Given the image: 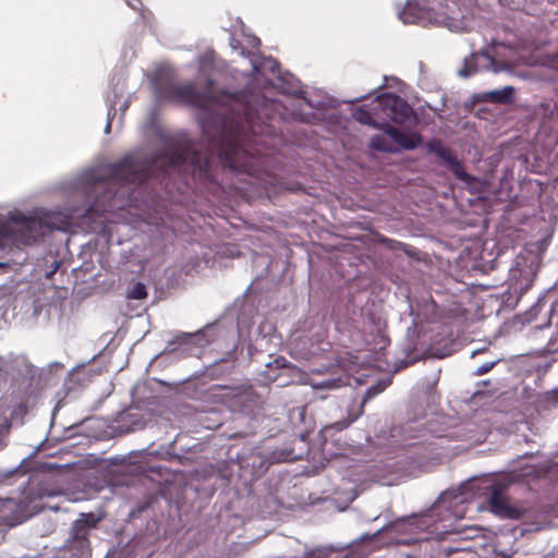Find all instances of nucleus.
Returning a JSON list of instances; mask_svg holds the SVG:
<instances>
[{"label": "nucleus", "mask_w": 558, "mask_h": 558, "mask_svg": "<svg viewBox=\"0 0 558 558\" xmlns=\"http://www.w3.org/2000/svg\"><path fill=\"white\" fill-rule=\"evenodd\" d=\"M464 0H410L400 12V19L405 24H422L445 26L451 31L460 29L463 25Z\"/></svg>", "instance_id": "2"}, {"label": "nucleus", "mask_w": 558, "mask_h": 558, "mask_svg": "<svg viewBox=\"0 0 558 558\" xmlns=\"http://www.w3.org/2000/svg\"><path fill=\"white\" fill-rule=\"evenodd\" d=\"M56 219L58 220L56 222V229H61L64 227V223L66 222L65 219L59 215L56 216Z\"/></svg>", "instance_id": "23"}, {"label": "nucleus", "mask_w": 558, "mask_h": 558, "mask_svg": "<svg viewBox=\"0 0 558 558\" xmlns=\"http://www.w3.org/2000/svg\"><path fill=\"white\" fill-rule=\"evenodd\" d=\"M262 116L269 118L266 107L254 110L250 105L243 107V112L231 116L209 113L202 121L207 142L205 151L183 143L171 145L166 153L145 162L124 157L111 166L109 180L93 181L88 192L96 193L97 197L86 211H106L111 207L107 202L112 198V181L142 184L150 178H165L175 171L189 173L202 185L219 187L222 186L219 172H222L250 185L259 195L269 194L271 187L279 185V179L275 172L274 153L268 147L267 137L272 134V126L260 121Z\"/></svg>", "instance_id": "1"}, {"label": "nucleus", "mask_w": 558, "mask_h": 558, "mask_svg": "<svg viewBox=\"0 0 558 558\" xmlns=\"http://www.w3.org/2000/svg\"><path fill=\"white\" fill-rule=\"evenodd\" d=\"M371 147L378 151L384 153H392L395 149L392 146L388 143L387 138L384 135H374L371 138Z\"/></svg>", "instance_id": "16"}, {"label": "nucleus", "mask_w": 558, "mask_h": 558, "mask_svg": "<svg viewBox=\"0 0 558 558\" xmlns=\"http://www.w3.org/2000/svg\"><path fill=\"white\" fill-rule=\"evenodd\" d=\"M508 489V485L504 483H495L490 487V497L488 499L489 510L502 518L519 520L524 513L525 509L522 507L510 505L505 497V493Z\"/></svg>", "instance_id": "8"}, {"label": "nucleus", "mask_w": 558, "mask_h": 558, "mask_svg": "<svg viewBox=\"0 0 558 558\" xmlns=\"http://www.w3.org/2000/svg\"><path fill=\"white\" fill-rule=\"evenodd\" d=\"M213 396L232 412H252L260 403L259 395L250 384L211 387Z\"/></svg>", "instance_id": "6"}, {"label": "nucleus", "mask_w": 558, "mask_h": 558, "mask_svg": "<svg viewBox=\"0 0 558 558\" xmlns=\"http://www.w3.org/2000/svg\"><path fill=\"white\" fill-rule=\"evenodd\" d=\"M98 522L99 519L94 513H82L74 521L71 535L59 551L58 558H89L92 555L89 533Z\"/></svg>", "instance_id": "4"}, {"label": "nucleus", "mask_w": 558, "mask_h": 558, "mask_svg": "<svg viewBox=\"0 0 558 558\" xmlns=\"http://www.w3.org/2000/svg\"><path fill=\"white\" fill-rule=\"evenodd\" d=\"M475 54H472L470 59H465L463 68L459 71L461 76L468 77L477 72V69L474 64Z\"/></svg>", "instance_id": "19"}, {"label": "nucleus", "mask_w": 558, "mask_h": 558, "mask_svg": "<svg viewBox=\"0 0 558 558\" xmlns=\"http://www.w3.org/2000/svg\"><path fill=\"white\" fill-rule=\"evenodd\" d=\"M426 147L429 153L435 154L438 158L442 159L448 169L452 172V174L465 183H471L474 181V177L469 174L462 161H460L450 149L446 148L440 140H430Z\"/></svg>", "instance_id": "9"}, {"label": "nucleus", "mask_w": 558, "mask_h": 558, "mask_svg": "<svg viewBox=\"0 0 558 558\" xmlns=\"http://www.w3.org/2000/svg\"><path fill=\"white\" fill-rule=\"evenodd\" d=\"M52 226L45 219L11 215L9 220L0 219V250L5 246L31 245L43 238Z\"/></svg>", "instance_id": "3"}, {"label": "nucleus", "mask_w": 558, "mask_h": 558, "mask_svg": "<svg viewBox=\"0 0 558 558\" xmlns=\"http://www.w3.org/2000/svg\"><path fill=\"white\" fill-rule=\"evenodd\" d=\"M155 96L158 101H171L194 107H204L206 96L195 89L192 82L178 84L172 81L155 83Z\"/></svg>", "instance_id": "7"}, {"label": "nucleus", "mask_w": 558, "mask_h": 558, "mask_svg": "<svg viewBox=\"0 0 558 558\" xmlns=\"http://www.w3.org/2000/svg\"><path fill=\"white\" fill-rule=\"evenodd\" d=\"M519 272L521 274L522 276V281L521 282H517L514 290H519L520 291V294H523L525 293L530 288L531 286L533 284V280H534V275H532L531 271H523V270H519Z\"/></svg>", "instance_id": "17"}, {"label": "nucleus", "mask_w": 558, "mask_h": 558, "mask_svg": "<svg viewBox=\"0 0 558 558\" xmlns=\"http://www.w3.org/2000/svg\"><path fill=\"white\" fill-rule=\"evenodd\" d=\"M547 329H550V326H549V325H547V326H536V327H534V328H533V332H532V335H531L532 339H534V340H537V339H541V338H542V339H545L546 337H545V335H544V333H545V331H546Z\"/></svg>", "instance_id": "20"}, {"label": "nucleus", "mask_w": 558, "mask_h": 558, "mask_svg": "<svg viewBox=\"0 0 558 558\" xmlns=\"http://www.w3.org/2000/svg\"><path fill=\"white\" fill-rule=\"evenodd\" d=\"M558 352V327L550 332L546 344L539 348V353L542 355L551 354Z\"/></svg>", "instance_id": "15"}, {"label": "nucleus", "mask_w": 558, "mask_h": 558, "mask_svg": "<svg viewBox=\"0 0 558 558\" xmlns=\"http://www.w3.org/2000/svg\"><path fill=\"white\" fill-rule=\"evenodd\" d=\"M373 110L383 122L392 121L396 124H415L417 117L413 108L400 96L393 93H384L373 100Z\"/></svg>", "instance_id": "5"}, {"label": "nucleus", "mask_w": 558, "mask_h": 558, "mask_svg": "<svg viewBox=\"0 0 558 558\" xmlns=\"http://www.w3.org/2000/svg\"><path fill=\"white\" fill-rule=\"evenodd\" d=\"M5 266H7V264H5V263H0V268H1V267H5Z\"/></svg>", "instance_id": "26"}, {"label": "nucleus", "mask_w": 558, "mask_h": 558, "mask_svg": "<svg viewBox=\"0 0 558 558\" xmlns=\"http://www.w3.org/2000/svg\"><path fill=\"white\" fill-rule=\"evenodd\" d=\"M555 399L558 401V389L555 391Z\"/></svg>", "instance_id": "25"}, {"label": "nucleus", "mask_w": 558, "mask_h": 558, "mask_svg": "<svg viewBox=\"0 0 558 558\" xmlns=\"http://www.w3.org/2000/svg\"><path fill=\"white\" fill-rule=\"evenodd\" d=\"M384 389H385V386H381L380 384H377V385H374V386H371L369 388H367V390L365 391V395L363 397L360 411L356 414L349 413L348 417H345L343 420H340V421H337V422H335V423H332L330 425H326L322 429V433L326 435L330 430L341 432V430L348 428L354 421L357 420V417L360 415H362L364 404L368 400H371L372 398H374L375 396H377L381 391H384Z\"/></svg>", "instance_id": "10"}, {"label": "nucleus", "mask_w": 558, "mask_h": 558, "mask_svg": "<svg viewBox=\"0 0 558 558\" xmlns=\"http://www.w3.org/2000/svg\"><path fill=\"white\" fill-rule=\"evenodd\" d=\"M494 366H495V362L485 363L476 368V371L474 372V375L482 376V375L490 372Z\"/></svg>", "instance_id": "22"}, {"label": "nucleus", "mask_w": 558, "mask_h": 558, "mask_svg": "<svg viewBox=\"0 0 558 558\" xmlns=\"http://www.w3.org/2000/svg\"><path fill=\"white\" fill-rule=\"evenodd\" d=\"M373 101L369 105L357 107L353 110L352 116L354 120L361 124L372 126L383 131L384 122H378L375 111L372 108Z\"/></svg>", "instance_id": "13"}, {"label": "nucleus", "mask_w": 558, "mask_h": 558, "mask_svg": "<svg viewBox=\"0 0 558 558\" xmlns=\"http://www.w3.org/2000/svg\"><path fill=\"white\" fill-rule=\"evenodd\" d=\"M438 515L437 509H432L427 513H423L420 515H413L405 521H402L400 524H409L411 527L418 529L422 531H426L430 534L433 533H442L444 530H439L438 520L436 517Z\"/></svg>", "instance_id": "12"}, {"label": "nucleus", "mask_w": 558, "mask_h": 558, "mask_svg": "<svg viewBox=\"0 0 558 558\" xmlns=\"http://www.w3.org/2000/svg\"><path fill=\"white\" fill-rule=\"evenodd\" d=\"M147 296L146 287L142 282H137L128 292V298L131 300H143Z\"/></svg>", "instance_id": "18"}, {"label": "nucleus", "mask_w": 558, "mask_h": 558, "mask_svg": "<svg viewBox=\"0 0 558 558\" xmlns=\"http://www.w3.org/2000/svg\"><path fill=\"white\" fill-rule=\"evenodd\" d=\"M383 131L392 138V141L398 144L402 149L412 150L422 144L421 134L414 132L411 134H405L396 126L384 122Z\"/></svg>", "instance_id": "11"}, {"label": "nucleus", "mask_w": 558, "mask_h": 558, "mask_svg": "<svg viewBox=\"0 0 558 558\" xmlns=\"http://www.w3.org/2000/svg\"><path fill=\"white\" fill-rule=\"evenodd\" d=\"M305 411H306V410H305V408H300V409H299V415H300V417H303V416L305 415Z\"/></svg>", "instance_id": "24"}, {"label": "nucleus", "mask_w": 558, "mask_h": 558, "mask_svg": "<svg viewBox=\"0 0 558 558\" xmlns=\"http://www.w3.org/2000/svg\"><path fill=\"white\" fill-rule=\"evenodd\" d=\"M341 384H342V379L341 378H337V379H332V380H324L323 383H320L316 387L337 388V387H340Z\"/></svg>", "instance_id": "21"}, {"label": "nucleus", "mask_w": 558, "mask_h": 558, "mask_svg": "<svg viewBox=\"0 0 558 558\" xmlns=\"http://www.w3.org/2000/svg\"><path fill=\"white\" fill-rule=\"evenodd\" d=\"M513 87L507 86L498 90H493L487 94L489 99L494 102L498 104H507L510 102L513 96Z\"/></svg>", "instance_id": "14"}]
</instances>
